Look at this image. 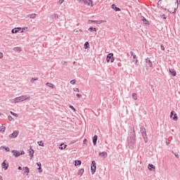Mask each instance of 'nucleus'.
Masks as SVG:
<instances>
[{"mask_svg":"<svg viewBox=\"0 0 180 180\" xmlns=\"http://www.w3.org/2000/svg\"><path fill=\"white\" fill-rule=\"evenodd\" d=\"M37 165L40 168L41 167V162H37Z\"/></svg>","mask_w":180,"mask_h":180,"instance_id":"nucleus-48","label":"nucleus"},{"mask_svg":"<svg viewBox=\"0 0 180 180\" xmlns=\"http://www.w3.org/2000/svg\"><path fill=\"white\" fill-rule=\"evenodd\" d=\"M19 32V30H18V29L14 28L11 30V33L15 34V33H18Z\"/></svg>","mask_w":180,"mask_h":180,"instance_id":"nucleus-30","label":"nucleus"},{"mask_svg":"<svg viewBox=\"0 0 180 180\" xmlns=\"http://www.w3.org/2000/svg\"><path fill=\"white\" fill-rule=\"evenodd\" d=\"M172 119H173L174 122H176V120H178V115H176V113H174V117H172Z\"/></svg>","mask_w":180,"mask_h":180,"instance_id":"nucleus-25","label":"nucleus"},{"mask_svg":"<svg viewBox=\"0 0 180 180\" xmlns=\"http://www.w3.org/2000/svg\"><path fill=\"white\" fill-rule=\"evenodd\" d=\"M27 99H30V96L28 95H24L15 98L13 101L14 103H19V102H23V101H27Z\"/></svg>","mask_w":180,"mask_h":180,"instance_id":"nucleus-2","label":"nucleus"},{"mask_svg":"<svg viewBox=\"0 0 180 180\" xmlns=\"http://www.w3.org/2000/svg\"><path fill=\"white\" fill-rule=\"evenodd\" d=\"M51 18L53 20H57V19H58V14L53 13L51 15Z\"/></svg>","mask_w":180,"mask_h":180,"instance_id":"nucleus-13","label":"nucleus"},{"mask_svg":"<svg viewBox=\"0 0 180 180\" xmlns=\"http://www.w3.org/2000/svg\"><path fill=\"white\" fill-rule=\"evenodd\" d=\"M0 58H4V53L2 52H0Z\"/></svg>","mask_w":180,"mask_h":180,"instance_id":"nucleus-51","label":"nucleus"},{"mask_svg":"<svg viewBox=\"0 0 180 180\" xmlns=\"http://www.w3.org/2000/svg\"><path fill=\"white\" fill-rule=\"evenodd\" d=\"M69 108H70V109H72V110H74V112H75V108H74V106H72V105H70V107Z\"/></svg>","mask_w":180,"mask_h":180,"instance_id":"nucleus-43","label":"nucleus"},{"mask_svg":"<svg viewBox=\"0 0 180 180\" xmlns=\"http://www.w3.org/2000/svg\"><path fill=\"white\" fill-rule=\"evenodd\" d=\"M107 63H113L115 61V58L113 57V53H108L106 58Z\"/></svg>","mask_w":180,"mask_h":180,"instance_id":"nucleus-5","label":"nucleus"},{"mask_svg":"<svg viewBox=\"0 0 180 180\" xmlns=\"http://www.w3.org/2000/svg\"><path fill=\"white\" fill-rule=\"evenodd\" d=\"M15 29H17V30H18V32H19V30H22V27H16Z\"/></svg>","mask_w":180,"mask_h":180,"instance_id":"nucleus-54","label":"nucleus"},{"mask_svg":"<svg viewBox=\"0 0 180 180\" xmlns=\"http://www.w3.org/2000/svg\"><path fill=\"white\" fill-rule=\"evenodd\" d=\"M146 64H148V65H149V67H150V68H153V62L151 61V60H150L148 58H147L146 59Z\"/></svg>","mask_w":180,"mask_h":180,"instance_id":"nucleus-10","label":"nucleus"},{"mask_svg":"<svg viewBox=\"0 0 180 180\" xmlns=\"http://www.w3.org/2000/svg\"><path fill=\"white\" fill-rule=\"evenodd\" d=\"M166 144H167V146H169V144H171V141L169 140H167Z\"/></svg>","mask_w":180,"mask_h":180,"instance_id":"nucleus-42","label":"nucleus"},{"mask_svg":"<svg viewBox=\"0 0 180 180\" xmlns=\"http://www.w3.org/2000/svg\"><path fill=\"white\" fill-rule=\"evenodd\" d=\"M63 2H64V0H59L58 4H60V5H61V4H63Z\"/></svg>","mask_w":180,"mask_h":180,"instance_id":"nucleus-49","label":"nucleus"},{"mask_svg":"<svg viewBox=\"0 0 180 180\" xmlns=\"http://www.w3.org/2000/svg\"><path fill=\"white\" fill-rule=\"evenodd\" d=\"M1 168H4L5 170L9 168V163L6 160H4L1 164Z\"/></svg>","mask_w":180,"mask_h":180,"instance_id":"nucleus-8","label":"nucleus"},{"mask_svg":"<svg viewBox=\"0 0 180 180\" xmlns=\"http://www.w3.org/2000/svg\"><path fill=\"white\" fill-rule=\"evenodd\" d=\"M28 18H30V19H36V16H37V14L36 13H32V14H29Z\"/></svg>","mask_w":180,"mask_h":180,"instance_id":"nucleus-17","label":"nucleus"},{"mask_svg":"<svg viewBox=\"0 0 180 180\" xmlns=\"http://www.w3.org/2000/svg\"><path fill=\"white\" fill-rule=\"evenodd\" d=\"M174 155L176 158H179V155L174 153Z\"/></svg>","mask_w":180,"mask_h":180,"instance_id":"nucleus-55","label":"nucleus"},{"mask_svg":"<svg viewBox=\"0 0 180 180\" xmlns=\"http://www.w3.org/2000/svg\"><path fill=\"white\" fill-rule=\"evenodd\" d=\"M18 169H19L20 171H22V167L19 166V167H18Z\"/></svg>","mask_w":180,"mask_h":180,"instance_id":"nucleus-56","label":"nucleus"},{"mask_svg":"<svg viewBox=\"0 0 180 180\" xmlns=\"http://www.w3.org/2000/svg\"><path fill=\"white\" fill-rule=\"evenodd\" d=\"M5 130H6V127H4L3 125L0 127V132L5 133Z\"/></svg>","mask_w":180,"mask_h":180,"instance_id":"nucleus-22","label":"nucleus"},{"mask_svg":"<svg viewBox=\"0 0 180 180\" xmlns=\"http://www.w3.org/2000/svg\"><path fill=\"white\" fill-rule=\"evenodd\" d=\"M99 156L101 157V158H106L108 157V153L106 152H100Z\"/></svg>","mask_w":180,"mask_h":180,"instance_id":"nucleus-11","label":"nucleus"},{"mask_svg":"<svg viewBox=\"0 0 180 180\" xmlns=\"http://www.w3.org/2000/svg\"><path fill=\"white\" fill-rule=\"evenodd\" d=\"M91 171L92 174H95V172L96 171V162H95V160H93L91 162Z\"/></svg>","mask_w":180,"mask_h":180,"instance_id":"nucleus-7","label":"nucleus"},{"mask_svg":"<svg viewBox=\"0 0 180 180\" xmlns=\"http://www.w3.org/2000/svg\"><path fill=\"white\" fill-rule=\"evenodd\" d=\"M130 54L133 57L134 60H136V58H137V56L134 55V53H133V51H131Z\"/></svg>","mask_w":180,"mask_h":180,"instance_id":"nucleus-32","label":"nucleus"},{"mask_svg":"<svg viewBox=\"0 0 180 180\" xmlns=\"http://www.w3.org/2000/svg\"><path fill=\"white\" fill-rule=\"evenodd\" d=\"M83 143L84 144H86V143H88V140H86V139H84Z\"/></svg>","mask_w":180,"mask_h":180,"instance_id":"nucleus-47","label":"nucleus"},{"mask_svg":"<svg viewBox=\"0 0 180 180\" xmlns=\"http://www.w3.org/2000/svg\"><path fill=\"white\" fill-rule=\"evenodd\" d=\"M148 169H149V171H154L155 169V166H154V165H153V164H149Z\"/></svg>","mask_w":180,"mask_h":180,"instance_id":"nucleus-16","label":"nucleus"},{"mask_svg":"<svg viewBox=\"0 0 180 180\" xmlns=\"http://www.w3.org/2000/svg\"><path fill=\"white\" fill-rule=\"evenodd\" d=\"M21 33H23V31H21Z\"/></svg>","mask_w":180,"mask_h":180,"instance_id":"nucleus-61","label":"nucleus"},{"mask_svg":"<svg viewBox=\"0 0 180 180\" xmlns=\"http://www.w3.org/2000/svg\"><path fill=\"white\" fill-rule=\"evenodd\" d=\"M111 8H112V9H114V11H115V12H120V8L116 7V5H115V4H112Z\"/></svg>","mask_w":180,"mask_h":180,"instance_id":"nucleus-12","label":"nucleus"},{"mask_svg":"<svg viewBox=\"0 0 180 180\" xmlns=\"http://www.w3.org/2000/svg\"><path fill=\"white\" fill-rule=\"evenodd\" d=\"M67 148V145H64V143H60L59 149L60 150H65Z\"/></svg>","mask_w":180,"mask_h":180,"instance_id":"nucleus-19","label":"nucleus"},{"mask_svg":"<svg viewBox=\"0 0 180 180\" xmlns=\"http://www.w3.org/2000/svg\"><path fill=\"white\" fill-rule=\"evenodd\" d=\"M12 153L13 154L14 157H20V155H23L25 154V151L22 150L21 152H19L18 150H12Z\"/></svg>","mask_w":180,"mask_h":180,"instance_id":"nucleus-6","label":"nucleus"},{"mask_svg":"<svg viewBox=\"0 0 180 180\" xmlns=\"http://www.w3.org/2000/svg\"><path fill=\"white\" fill-rule=\"evenodd\" d=\"M174 115H175V111H172L170 112V117H171V119H172V116H174Z\"/></svg>","mask_w":180,"mask_h":180,"instance_id":"nucleus-40","label":"nucleus"},{"mask_svg":"<svg viewBox=\"0 0 180 180\" xmlns=\"http://www.w3.org/2000/svg\"><path fill=\"white\" fill-rule=\"evenodd\" d=\"M77 175L82 176L84 175V169H80L77 172Z\"/></svg>","mask_w":180,"mask_h":180,"instance_id":"nucleus-20","label":"nucleus"},{"mask_svg":"<svg viewBox=\"0 0 180 180\" xmlns=\"http://www.w3.org/2000/svg\"><path fill=\"white\" fill-rule=\"evenodd\" d=\"M134 146H136V131H134V127H132L128 137V146L131 150H133Z\"/></svg>","mask_w":180,"mask_h":180,"instance_id":"nucleus-1","label":"nucleus"},{"mask_svg":"<svg viewBox=\"0 0 180 180\" xmlns=\"http://www.w3.org/2000/svg\"><path fill=\"white\" fill-rule=\"evenodd\" d=\"M170 74H172V75L173 77H176V72L175 71V69H169V70Z\"/></svg>","mask_w":180,"mask_h":180,"instance_id":"nucleus-14","label":"nucleus"},{"mask_svg":"<svg viewBox=\"0 0 180 180\" xmlns=\"http://www.w3.org/2000/svg\"><path fill=\"white\" fill-rule=\"evenodd\" d=\"M73 91H74L75 92H79V89L76 88V89H74Z\"/></svg>","mask_w":180,"mask_h":180,"instance_id":"nucleus-44","label":"nucleus"},{"mask_svg":"<svg viewBox=\"0 0 180 180\" xmlns=\"http://www.w3.org/2000/svg\"><path fill=\"white\" fill-rule=\"evenodd\" d=\"M33 154H34V150L31 148L30 149V160H32V158H33Z\"/></svg>","mask_w":180,"mask_h":180,"instance_id":"nucleus-18","label":"nucleus"},{"mask_svg":"<svg viewBox=\"0 0 180 180\" xmlns=\"http://www.w3.org/2000/svg\"><path fill=\"white\" fill-rule=\"evenodd\" d=\"M76 96H77V98H82V95H81L79 94H77Z\"/></svg>","mask_w":180,"mask_h":180,"instance_id":"nucleus-46","label":"nucleus"},{"mask_svg":"<svg viewBox=\"0 0 180 180\" xmlns=\"http://www.w3.org/2000/svg\"><path fill=\"white\" fill-rule=\"evenodd\" d=\"M162 0H159L158 3V7L159 8H161V9H164V8H162V6L161 5V1Z\"/></svg>","mask_w":180,"mask_h":180,"instance_id":"nucleus-33","label":"nucleus"},{"mask_svg":"<svg viewBox=\"0 0 180 180\" xmlns=\"http://www.w3.org/2000/svg\"><path fill=\"white\" fill-rule=\"evenodd\" d=\"M46 86H49V88H51L52 89H54V84H51V83H49L47 82L46 84Z\"/></svg>","mask_w":180,"mask_h":180,"instance_id":"nucleus-21","label":"nucleus"},{"mask_svg":"<svg viewBox=\"0 0 180 180\" xmlns=\"http://www.w3.org/2000/svg\"><path fill=\"white\" fill-rule=\"evenodd\" d=\"M141 20L143 21L144 25H148V20L146 19V18L143 17Z\"/></svg>","mask_w":180,"mask_h":180,"instance_id":"nucleus-26","label":"nucleus"},{"mask_svg":"<svg viewBox=\"0 0 180 180\" xmlns=\"http://www.w3.org/2000/svg\"><path fill=\"white\" fill-rule=\"evenodd\" d=\"M38 144H39V146H40L41 147H44V143L42 142V141H38Z\"/></svg>","mask_w":180,"mask_h":180,"instance_id":"nucleus-34","label":"nucleus"},{"mask_svg":"<svg viewBox=\"0 0 180 180\" xmlns=\"http://www.w3.org/2000/svg\"><path fill=\"white\" fill-rule=\"evenodd\" d=\"M139 63V60L136 59L135 64H137Z\"/></svg>","mask_w":180,"mask_h":180,"instance_id":"nucleus-57","label":"nucleus"},{"mask_svg":"<svg viewBox=\"0 0 180 180\" xmlns=\"http://www.w3.org/2000/svg\"><path fill=\"white\" fill-rule=\"evenodd\" d=\"M176 2H177V4H178V0H176Z\"/></svg>","mask_w":180,"mask_h":180,"instance_id":"nucleus-62","label":"nucleus"},{"mask_svg":"<svg viewBox=\"0 0 180 180\" xmlns=\"http://www.w3.org/2000/svg\"><path fill=\"white\" fill-rule=\"evenodd\" d=\"M89 32H96V28L91 27L89 28Z\"/></svg>","mask_w":180,"mask_h":180,"instance_id":"nucleus-29","label":"nucleus"},{"mask_svg":"<svg viewBox=\"0 0 180 180\" xmlns=\"http://www.w3.org/2000/svg\"><path fill=\"white\" fill-rule=\"evenodd\" d=\"M76 80L75 79H72L70 81V84H72V85H75V83H76Z\"/></svg>","mask_w":180,"mask_h":180,"instance_id":"nucleus-39","label":"nucleus"},{"mask_svg":"<svg viewBox=\"0 0 180 180\" xmlns=\"http://www.w3.org/2000/svg\"><path fill=\"white\" fill-rule=\"evenodd\" d=\"M81 164H82V162H81V160H77V161H75V166H77V165H81Z\"/></svg>","mask_w":180,"mask_h":180,"instance_id":"nucleus-36","label":"nucleus"},{"mask_svg":"<svg viewBox=\"0 0 180 180\" xmlns=\"http://www.w3.org/2000/svg\"><path fill=\"white\" fill-rule=\"evenodd\" d=\"M8 120H10V122H12V120H13V117H12V116L11 115H8Z\"/></svg>","mask_w":180,"mask_h":180,"instance_id":"nucleus-41","label":"nucleus"},{"mask_svg":"<svg viewBox=\"0 0 180 180\" xmlns=\"http://www.w3.org/2000/svg\"><path fill=\"white\" fill-rule=\"evenodd\" d=\"M84 49H89V42L88 41L85 42Z\"/></svg>","mask_w":180,"mask_h":180,"instance_id":"nucleus-31","label":"nucleus"},{"mask_svg":"<svg viewBox=\"0 0 180 180\" xmlns=\"http://www.w3.org/2000/svg\"><path fill=\"white\" fill-rule=\"evenodd\" d=\"M141 133L142 136L143 137L145 143H147V141H148V139L147 138V131H146V128H144V127H141Z\"/></svg>","mask_w":180,"mask_h":180,"instance_id":"nucleus-3","label":"nucleus"},{"mask_svg":"<svg viewBox=\"0 0 180 180\" xmlns=\"http://www.w3.org/2000/svg\"><path fill=\"white\" fill-rule=\"evenodd\" d=\"M163 19H167V17L165 16V14H163L162 15Z\"/></svg>","mask_w":180,"mask_h":180,"instance_id":"nucleus-53","label":"nucleus"},{"mask_svg":"<svg viewBox=\"0 0 180 180\" xmlns=\"http://www.w3.org/2000/svg\"><path fill=\"white\" fill-rule=\"evenodd\" d=\"M37 79H39V78H37V77H32L31 79L32 84H33L34 82V81H37Z\"/></svg>","mask_w":180,"mask_h":180,"instance_id":"nucleus-35","label":"nucleus"},{"mask_svg":"<svg viewBox=\"0 0 180 180\" xmlns=\"http://www.w3.org/2000/svg\"><path fill=\"white\" fill-rule=\"evenodd\" d=\"M175 11H176V8H175V9H174V13H175Z\"/></svg>","mask_w":180,"mask_h":180,"instance_id":"nucleus-59","label":"nucleus"},{"mask_svg":"<svg viewBox=\"0 0 180 180\" xmlns=\"http://www.w3.org/2000/svg\"><path fill=\"white\" fill-rule=\"evenodd\" d=\"M1 148H4L7 153L11 151V148H9V147L1 146Z\"/></svg>","mask_w":180,"mask_h":180,"instance_id":"nucleus-27","label":"nucleus"},{"mask_svg":"<svg viewBox=\"0 0 180 180\" xmlns=\"http://www.w3.org/2000/svg\"><path fill=\"white\" fill-rule=\"evenodd\" d=\"M26 28H22V30H25Z\"/></svg>","mask_w":180,"mask_h":180,"instance_id":"nucleus-60","label":"nucleus"},{"mask_svg":"<svg viewBox=\"0 0 180 180\" xmlns=\"http://www.w3.org/2000/svg\"><path fill=\"white\" fill-rule=\"evenodd\" d=\"M19 134V131H14L11 134H10L9 137L11 139H16L18 137V135Z\"/></svg>","mask_w":180,"mask_h":180,"instance_id":"nucleus-9","label":"nucleus"},{"mask_svg":"<svg viewBox=\"0 0 180 180\" xmlns=\"http://www.w3.org/2000/svg\"><path fill=\"white\" fill-rule=\"evenodd\" d=\"M132 98L134 101H137V94L133 93L132 94Z\"/></svg>","mask_w":180,"mask_h":180,"instance_id":"nucleus-24","label":"nucleus"},{"mask_svg":"<svg viewBox=\"0 0 180 180\" xmlns=\"http://www.w3.org/2000/svg\"><path fill=\"white\" fill-rule=\"evenodd\" d=\"M39 172H43V170L41 169V166L38 168Z\"/></svg>","mask_w":180,"mask_h":180,"instance_id":"nucleus-52","label":"nucleus"},{"mask_svg":"<svg viewBox=\"0 0 180 180\" xmlns=\"http://www.w3.org/2000/svg\"><path fill=\"white\" fill-rule=\"evenodd\" d=\"M25 169V174H29V172H30V171L29 170V167H24Z\"/></svg>","mask_w":180,"mask_h":180,"instance_id":"nucleus-28","label":"nucleus"},{"mask_svg":"<svg viewBox=\"0 0 180 180\" xmlns=\"http://www.w3.org/2000/svg\"><path fill=\"white\" fill-rule=\"evenodd\" d=\"M98 141V135H94L93 137V144L94 146H96V142Z\"/></svg>","mask_w":180,"mask_h":180,"instance_id":"nucleus-15","label":"nucleus"},{"mask_svg":"<svg viewBox=\"0 0 180 180\" xmlns=\"http://www.w3.org/2000/svg\"><path fill=\"white\" fill-rule=\"evenodd\" d=\"M89 22L91 23H96V20H89Z\"/></svg>","mask_w":180,"mask_h":180,"instance_id":"nucleus-45","label":"nucleus"},{"mask_svg":"<svg viewBox=\"0 0 180 180\" xmlns=\"http://www.w3.org/2000/svg\"><path fill=\"white\" fill-rule=\"evenodd\" d=\"M11 115H12L13 116H15V117H18L19 115L12 111L10 112Z\"/></svg>","mask_w":180,"mask_h":180,"instance_id":"nucleus-37","label":"nucleus"},{"mask_svg":"<svg viewBox=\"0 0 180 180\" xmlns=\"http://www.w3.org/2000/svg\"><path fill=\"white\" fill-rule=\"evenodd\" d=\"M0 180H4V179H2V176H0Z\"/></svg>","mask_w":180,"mask_h":180,"instance_id":"nucleus-58","label":"nucleus"},{"mask_svg":"<svg viewBox=\"0 0 180 180\" xmlns=\"http://www.w3.org/2000/svg\"><path fill=\"white\" fill-rule=\"evenodd\" d=\"M78 2L79 4H84V5H87V6H94V4L92 3V0H78Z\"/></svg>","mask_w":180,"mask_h":180,"instance_id":"nucleus-4","label":"nucleus"},{"mask_svg":"<svg viewBox=\"0 0 180 180\" xmlns=\"http://www.w3.org/2000/svg\"><path fill=\"white\" fill-rule=\"evenodd\" d=\"M160 49H161V50H162L163 51L165 50V48L164 46H162V45L160 46Z\"/></svg>","mask_w":180,"mask_h":180,"instance_id":"nucleus-50","label":"nucleus"},{"mask_svg":"<svg viewBox=\"0 0 180 180\" xmlns=\"http://www.w3.org/2000/svg\"><path fill=\"white\" fill-rule=\"evenodd\" d=\"M13 50L15 51H18V53H20V51H22V49L20 47H15L13 48Z\"/></svg>","mask_w":180,"mask_h":180,"instance_id":"nucleus-23","label":"nucleus"},{"mask_svg":"<svg viewBox=\"0 0 180 180\" xmlns=\"http://www.w3.org/2000/svg\"><path fill=\"white\" fill-rule=\"evenodd\" d=\"M96 23H97V25H101V23H103V20H96Z\"/></svg>","mask_w":180,"mask_h":180,"instance_id":"nucleus-38","label":"nucleus"}]
</instances>
